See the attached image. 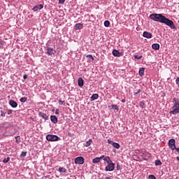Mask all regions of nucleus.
Wrapping results in <instances>:
<instances>
[{
	"label": "nucleus",
	"instance_id": "obj_1",
	"mask_svg": "<svg viewBox=\"0 0 179 179\" xmlns=\"http://www.w3.org/2000/svg\"><path fill=\"white\" fill-rule=\"evenodd\" d=\"M150 19L154 20L155 22H159V23H164L166 26H169L172 29H176V25H174V22L173 20L166 17L163 14L152 13L150 15Z\"/></svg>",
	"mask_w": 179,
	"mask_h": 179
},
{
	"label": "nucleus",
	"instance_id": "obj_2",
	"mask_svg": "<svg viewBox=\"0 0 179 179\" xmlns=\"http://www.w3.org/2000/svg\"><path fill=\"white\" fill-rule=\"evenodd\" d=\"M46 140H48V142H57L61 141V138L57 135L48 134L46 136Z\"/></svg>",
	"mask_w": 179,
	"mask_h": 179
},
{
	"label": "nucleus",
	"instance_id": "obj_3",
	"mask_svg": "<svg viewBox=\"0 0 179 179\" xmlns=\"http://www.w3.org/2000/svg\"><path fill=\"white\" fill-rule=\"evenodd\" d=\"M114 169H115V164L111 162L108 164V166H106V171H114Z\"/></svg>",
	"mask_w": 179,
	"mask_h": 179
},
{
	"label": "nucleus",
	"instance_id": "obj_4",
	"mask_svg": "<svg viewBox=\"0 0 179 179\" xmlns=\"http://www.w3.org/2000/svg\"><path fill=\"white\" fill-rule=\"evenodd\" d=\"M169 147L171 150H176V139L171 138L169 141Z\"/></svg>",
	"mask_w": 179,
	"mask_h": 179
},
{
	"label": "nucleus",
	"instance_id": "obj_5",
	"mask_svg": "<svg viewBox=\"0 0 179 179\" xmlns=\"http://www.w3.org/2000/svg\"><path fill=\"white\" fill-rule=\"evenodd\" d=\"M76 164H83L85 163V158L83 157H78L74 159Z\"/></svg>",
	"mask_w": 179,
	"mask_h": 179
},
{
	"label": "nucleus",
	"instance_id": "obj_6",
	"mask_svg": "<svg viewBox=\"0 0 179 179\" xmlns=\"http://www.w3.org/2000/svg\"><path fill=\"white\" fill-rule=\"evenodd\" d=\"M169 114H173V115H177V114H179V108L173 106L172 110L169 112Z\"/></svg>",
	"mask_w": 179,
	"mask_h": 179
},
{
	"label": "nucleus",
	"instance_id": "obj_7",
	"mask_svg": "<svg viewBox=\"0 0 179 179\" xmlns=\"http://www.w3.org/2000/svg\"><path fill=\"white\" fill-rule=\"evenodd\" d=\"M43 8H44V6H43V4L36 5L32 8V10L34 12H38V10H41Z\"/></svg>",
	"mask_w": 179,
	"mask_h": 179
},
{
	"label": "nucleus",
	"instance_id": "obj_8",
	"mask_svg": "<svg viewBox=\"0 0 179 179\" xmlns=\"http://www.w3.org/2000/svg\"><path fill=\"white\" fill-rule=\"evenodd\" d=\"M9 105L12 108H16L17 107V102L15 101V100L11 99L9 101Z\"/></svg>",
	"mask_w": 179,
	"mask_h": 179
},
{
	"label": "nucleus",
	"instance_id": "obj_9",
	"mask_svg": "<svg viewBox=\"0 0 179 179\" xmlns=\"http://www.w3.org/2000/svg\"><path fill=\"white\" fill-rule=\"evenodd\" d=\"M112 53H113V57H121V55H122V53L120 52L119 50H115V49L113 50Z\"/></svg>",
	"mask_w": 179,
	"mask_h": 179
},
{
	"label": "nucleus",
	"instance_id": "obj_10",
	"mask_svg": "<svg viewBox=\"0 0 179 179\" xmlns=\"http://www.w3.org/2000/svg\"><path fill=\"white\" fill-rule=\"evenodd\" d=\"M75 30H82L83 29V24L82 23H77L74 26Z\"/></svg>",
	"mask_w": 179,
	"mask_h": 179
},
{
	"label": "nucleus",
	"instance_id": "obj_11",
	"mask_svg": "<svg viewBox=\"0 0 179 179\" xmlns=\"http://www.w3.org/2000/svg\"><path fill=\"white\" fill-rule=\"evenodd\" d=\"M1 108V110H0V113H1V117H6V113H8V109L6 108Z\"/></svg>",
	"mask_w": 179,
	"mask_h": 179
},
{
	"label": "nucleus",
	"instance_id": "obj_12",
	"mask_svg": "<svg viewBox=\"0 0 179 179\" xmlns=\"http://www.w3.org/2000/svg\"><path fill=\"white\" fill-rule=\"evenodd\" d=\"M38 115L39 117L45 120V121H47L48 120V116L47 115V114L43 113V112H39Z\"/></svg>",
	"mask_w": 179,
	"mask_h": 179
},
{
	"label": "nucleus",
	"instance_id": "obj_13",
	"mask_svg": "<svg viewBox=\"0 0 179 179\" xmlns=\"http://www.w3.org/2000/svg\"><path fill=\"white\" fill-rule=\"evenodd\" d=\"M143 37H145V38H152V33L144 31L143 34Z\"/></svg>",
	"mask_w": 179,
	"mask_h": 179
},
{
	"label": "nucleus",
	"instance_id": "obj_14",
	"mask_svg": "<svg viewBox=\"0 0 179 179\" xmlns=\"http://www.w3.org/2000/svg\"><path fill=\"white\" fill-rule=\"evenodd\" d=\"M78 83L80 87H83V85H85V81L83 80V78H79L78 79Z\"/></svg>",
	"mask_w": 179,
	"mask_h": 179
},
{
	"label": "nucleus",
	"instance_id": "obj_15",
	"mask_svg": "<svg viewBox=\"0 0 179 179\" xmlns=\"http://www.w3.org/2000/svg\"><path fill=\"white\" fill-rule=\"evenodd\" d=\"M50 121H51L53 124H57V122H58V118H57V116H55V115H51V116H50Z\"/></svg>",
	"mask_w": 179,
	"mask_h": 179
},
{
	"label": "nucleus",
	"instance_id": "obj_16",
	"mask_svg": "<svg viewBox=\"0 0 179 179\" xmlns=\"http://www.w3.org/2000/svg\"><path fill=\"white\" fill-rule=\"evenodd\" d=\"M152 50H159L160 49V45L159 43H154L152 45Z\"/></svg>",
	"mask_w": 179,
	"mask_h": 179
},
{
	"label": "nucleus",
	"instance_id": "obj_17",
	"mask_svg": "<svg viewBox=\"0 0 179 179\" xmlns=\"http://www.w3.org/2000/svg\"><path fill=\"white\" fill-rule=\"evenodd\" d=\"M46 50H47V54L48 55H52V54H54V49L52 48H48Z\"/></svg>",
	"mask_w": 179,
	"mask_h": 179
},
{
	"label": "nucleus",
	"instance_id": "obj_18",
	"mask_svg": "<svg viewBox=\"0 0 179 179\" xmlns=\"http://www.w3.org/2000/svg\"><path fill=\"white\" fill-rule=\"evenodd\" d=\"M139 76L142 77L145 75V68L142 67L138 71Z\"/></svg>",
	"mask_w": 179,
	"mask_h": 179
},
{
	"label": "nucleus",
	"instance_id": "obj_19",
	"mask_svg": "<svg viewBox=\"0 0 179 179\" xmlns=\"http://www.w3.org/2000/svg\"><path fill=\"white\" fill-rule=\"evenodd\" d=\"M99 99V94H93L91 96V101H94Z\"/></svg>",
	"mask_w": 179,
	"mask_h": 179
},
{
	"label": "nucleus",
	"instance_id": "obj_20",
	"mask_svg": "<svg viewBox=\"0 0 179 179\" xmlns=\"http://www.w3.org/2000/svg\"><path fill=\"white\" fill-rule=\"evenodd\" d=\"M139 106L142 109L146 108V103L142 101L139 102Z\"/></svg>",
	"mask_w": 179,
	"mask_h": 179
},
{
	"label": "nucleus",
	"instance_id": "obj_21",
	"mask_svg": "<svg viewBox=\"0 0 179 179\" xmlns=\"http://www.w3.org/2000/svg\"><path fill=\"white\" fill-rule=\"evenodd\" d=\"M92 142H93V140L90 139L89 141H86L85 143V148H89V146H90V145H92Z\"/></svg>",
	"mask_w": 179,
	"mask_h": 179
},
{
	"label": "nucleus",
	"instance_id": "obj_22",
	"mask_svg": "<svg viewBox=\"0 0 179 179\" xmlns=\"http://www.w3.org/2000/svg\"><path fill=\"white\" fill-rule=\"evenodd\" d=\"M89 22H94L96 20V18H94V15H89Z\"/></svg>",
	"mask_w": 179,
	"mask_h": 179
},
{
	"label": "nucleus",
	"instance_id": "obj_23",
	"mask_svg": "<svg viewBox=\"0 0 179 179\" xmlns=\"http://www.w3.org/2000/svg\"><path fill=\"white\" fill-rule=\"evenodd\" d=\"M100 159L99 157H95L92 159V163L96 164V163H99L100 162Z\"/></svg>",
	"mask_w": 179,
	"mask_h": 179
},
{
	"label": "nucleus",
	"instance_id": "obj_24",
	"mask_svg": "<svg viewBox=\"0 0 179 179\" xmlns=\"http://www.w3.org/2000/svg\"><path fill=\"white\" fill-rule=\"evenodd\" d=\"M103 161L106 162L107 164H109L111 159H110V157H106L103 158Z\"/></svg>",
	"mask_w": 179,
	"mask_h": 179
},
{
	"label": "nucleus",
	"instance_id": "obj_25",
	"mask_svg": "<svg viewBox=\"0 0 179 179\" xmlns=\"http://www.w3.org/2000/svg\"><path fill=\"white\" fill-rule=\"evenodd\" d=\"M113 146L115 148V149H120V143H113Z\"/></svg>",
	"mask_w": 179,
	"mask_h": 179
},
{
	"label": "nucleus",
	"instance_id": "obj_26",
	"mask_svg": "<svg viewBox=\"0 0 179 179\" xmlns=\"http://www.w3.org/2000/svg\"><path fill=\"white\" fill-rule=\"evenodd\" d=\"M58 171H59L60 173H65L66 171V169L64 167H59Z\"/></svg>",
	"mask_w": 179,
	"mask_h": 179
},
{
	"label": "nucleus",
	"instance_id": "obj_27",
	"mask_svg": "<svg viewBox=\"0 0 179 179\" xmlns=\"http://www.w3.org/2000/svg\"><path fill=\"white\" fill-rule=\"evenodd\" d=\"M20 101L21 103H26L27 101V97H22V98H20Z\"/></svg>",
	"mask_w": 179,
	"mask_h": 179
},
{
	"label": "nucleus",
	"instance_id": "obj_28",
	"mask_svg": "<svg viewBox=\"0 0 179 179\" xmlns=\"http://www.w3.org/2000/svg\"><path fill=\"white\" fill-rule=\"evenodd\" d=\"M16 143H20V136H17L15 137Z\"/></svg>",
	"mask_w": 179,
	"mask_h": 179
},
{
	"label": "nucleus",
	"instance_id": "obj_29",
	"mask_svg": "<svg viewBox=\"0 0 179 179\" xmlns=\"http://www.w3.org/2000/svg\"><path fill=\"white\" fill-rule=\"evenodd\" d=\"M27 155V152H22L20 154L21 159H24V157Z\"/></svg>",
	"mask_w": 179,
	"mask_h": 179
},
{
	"label": "nucleus",
	"instance_id": "obj_30",
	"mask_svg": "<svg viewBox=\"0 0 179 179\" xmlns=\"http://www.w3.org/2000/svg\"><path fill=\"white\" fill-rule=\"evenodd\" d=\"M155 166H162V161L157 159L155 160Z\"/></svg>",
	"mask_w": 179,
	"mask_h": 179
},
{
	"label": "nucleus",
	"instance_id": "obj_31",
	"mask_svg": "<svg viewBox=\"0 0 179 179\" xmlns=\"http://www.w3.org/2000/svg\"><path fill=\"white\" fill-rule=\"evenodd\" d=\"M103 24H104L105 27H108L110 26V21L106 20V21L103 22Z\"/></svg>",
	"mask_w": 179,
	"mask_h": 179
},
{
	"label": "nucleus",
	"instance_id": "obj_32",
	"mask_svg": "<svg viewBox=\"0 0 179 179\" xmlns=\"http://www.w3.org/2000/svg\"><path fill=\"white\" fill-rule=\"evenodd\" d=\"M111 108L113 109V110H117V111H118V106H117V105H115V104H113V105H111Z\"/></svg>",
	"mask_w": 179,
	"mask_h": 179
},
{
	"label": "nucleus",
	"instance_id": "obj_33",
	"mask_svg": "<svg viewBox=\"0 0 179 179\" xmlns=\"http://www.w3.org/2000/svg\"><path fill=\"white\" fill-rule=\"evenodd\" d=\"M9 160H10V157H8L7 158H4L3 159V163H8V162H9Z\"/></svg>",
	"mask_w": 179,
	"mask_h": 179
},
{
	"label": "nucleus",
	"instance_id": "obj_34",
	"mask_svg": "<svg viewBox=\"0 0 179 179\" xmlns=\"http://www.w3.org/2000/svg\"><path fill=\"white\" fill-rule=\"evenodd\" d=\"M86 57L90 58V59H92V61H94V57H93V55H87Z\"/></svg>",
	"mask_w": 179,
	"mask_h": 179
},
{
	"label": "nucleus",
	"instance_id": "obj_35",
	"mask_svg": "<svg viewBox=\"0 0 179 179\" xmlns=\"http://www.w3.org/2000/svg\"><path fill=\"white\" fill-rule=\"evenodd\" d=\"M173 107L179 108V101H176V102L173 103Z\"/></svg>",
	"mask_w": 179,
	"mask_h": 179
},
{
	"label": "nucleus",
	"instance_id": "obj_36",
	"mask_svg": "<svg viewBox=\"0 0 179 179\" xmlns=\"http://www.w3.org/2000/svg\"><path fill=\"white\" fill-rule=\"evenodd\" d=\"M142 58V55L139 56L138 55H134V59H141Z\"/></svg>",
	"mask_w": 179,
	"mask_h": 179
},
{
	"label": "nucleus",
	"instance_id": "obj_37",
	"mask_svg": "<svg viewBox=\"0 0 179 179\" xmlns=\"http://www.w3.org/2000/svg\"><path fill=\"white\" fill-rule=\"evenodd\" d=\"M149 179H156V176H155V175H150L148 176Z\"/></svg>",
	"mask_w": 179,
	"mask_h": 179
},
{
	"label": "nucleus",
	"instance_id": "obj_38",
	"mask_svg": "<svg viewBox=\"0 0 179 179\" xmlns=\"http://www.w3.org/2000/svg\"><path fill=\"white\" fill-rule=\"evenodd\" d=\"M12 113H13L12 110H10V109L8 110L7 109V114H8V115H10V114H12Z\"/></svg>",
	"mask_w": 179,
	"mask_h": 179
},
{
	"label": "nucleus",
	"instance_id": "obj_39",
	"mask_svg": "<svg viewBox=\"0 0 179 179\" xmlns=\"http://www.w3.org/2000/svg\"><path fill=\"white\" fill-rule=\"evenodd\" d=\"M116 169L117 171L121 170V166L120 165V164H117Z\"/></svg>",
	"mask_w": 179,
	"mask_h": 179
},
{
	"label": "nucleus",
	"instance_id": "obj_40",
	"mask_svg": "<svg viewBox=\"0 0 179 179\" xmlns=\"http://www.w3.org/2000/svg\"><path fill=\"white\" fill-rule=\"evenodd\" d=\"M139 93H141V89L137 90L136 92H134V96H136L137 94H139Z\"/></svg>",
	"mask_w": 179,
	"mask_h": 179
},
{
	"label": "nucleus",
	"instance_id": "obj_41",
	"mask_svg": "<svg viewBox=\"0 0 179 179\" xmlns=\"http://www.w3.org/2000/svg\"><path fill=\"white\" fill-rule=\"evenodd\" d=\"M59 103H60L61 106H64L65 104V101L59 100Z\"/></svg>",
	"mask_w": 179,
	"mask_h": 179
},
{
	"label": "nucleus",
	"instance_id": "obj_42",
	"mask_svg": "<svg viewBox=\"0 0 179 179\" xmlns=\"http://www.w3.org/2000/svg\"><path fill=\"white\" fill-rule=\"evenodd\" d=\"M108 143H109V145H112V146H113V144L114 143V141H113L110 139H108Z\"/></svg>",
	"mask_w": 179,
	"mask_h": 179
},
{
	"label": "nucleus",
	"instance_id": "obj_43",
	"mask_svg": "<svg viewBox=\"0 0 179 179\" xmlns=\"http://www.w3.org/2000/svg\"><path fill=\"white\" fill-rule=\"evenodd\" d=\"M59 3L62 5V3H65V0H59Z\"/></svg>",
	"mask_w": 179,
	"mask_h": 179
},
{
	"label": "nucleus",
	"instance_id": "obj_44",
	"mask_svg": "<svg viewBox=\"0 0 179 179\" xmlns=\"http://www.w3.org/2000/svg\"><path fill=\"white\" fill-rule=\"evenodd\" d=\"M176 85H179V77H178L176 80Z\"/></svg>",
	"mask_w": 179,
	"mask_h": 179
},
{
	"label": "nucleus",
	"instance_id": "obj_45",
	"mask_svg": "<svg viewBox=\"0 0 179 179\" xmlns=\"http://www.w3.org/2000/svg\"><path fill=\"white\" fill-rule=\"evenodd\" d=\"M177 101H178V99H177L176 98L173 99V103H176Z\"/></svg>",
	"mask_w": 179,
	"mask_h": 179
},
{
	"label": "nucleus",
	"instance_id": "obj_46",
	"mask_svg": "<svg viewBox=\"0 0 179 179\" xmlns=\"http://www.w3.org/2000/svg\"><path fill=\"white\" fill-rule=\"evenodd\" d=\"M55 114L58 115L59 114V109H56Z\"/></svg>",
	"mask_w": 179,
	"mask_h": 179
},
{
	"label": "nucleus",
	"instance_id": "obj_47",
	"mask_svg": "<svg viewBox=\"0 0 179 179\" xmlns=\"http://www.w3.org/2000/svg\"><path fill=\"white\" fill-rule=\"evenodd\" d=\"M69 136H70L71 138H72V136H73V134L69 132L68 133Z\"/></svg>",
	"mask_w": 179,
	"mask_h": 179
},
{
	"label": "nucleus",
	"instance_id": "obj_48",
	"mask_svg": "<svg viewBox=\"0 0 179 179\" xmlns=\"http://www.w3.org/2000/svg\"><path fill=\"white\" fill-rule=\"evenodd\" d=\"M175 150H176V152H177V153H179V148H175Z\"/></svg>",
	"mask_w": 179,
	"mask_h": 179
},
{
	"label": "nucleus",
	"instance_id": "obj_49",
	"mask_svg": "<svg viewBox=\"0 0 179 179\" xmlns=\"http://www.w3.org/2000/svg\"><path fill=\"white\" fill-rule=\"evenodd\" d=\"M23 79H27V74L23 76Z\"/></svg>",
	"mask_w": 179,
	"mask_h": 179
},
{
	"label": "nucleus",
	"instance_id": "obj_50",
	"mask_svg": "<svg viewBox=\"0 0 179 179\" xmlns=\"http://www.w3.org/2000/svg\"><path fill=\"white\" fill-rule=\"evenodd\" d=\"M99 159H100V160L101 159H104V155H102V156H101L100 157H99Z\"/></svg>",
	"mask_w": 179,
	"mask_h": 179
},
{
	"label": "nucleus",
	"instance_id": "obj_51",
	"mask_svg": "<svg viewBox=\"0 0 179 179\" xmlns=\"http://www.w3.org/2000/svg\"><path fill=\"white\" fill-rule=\"evenodd\" d=\"M122 103H125V101H127V100H125V99H122Z\"/></svg>",
	"mask_w": 179,
	"mask_h": 179
},
{
	"label": "nucleus",
	"instance_id": "obj_52",
	"mask_svg": "<svg viewBox=\"0 0 179 179\" xmlns=\"http://www.w3.org/2000/svg\"><path fill=\"white\" fill-rule=\"evenodd\" d=\"M178 23H179V20H178Z\"/></svg>",
	"mask_w": 179,
	"mask_h": 179
}]
</instances>
